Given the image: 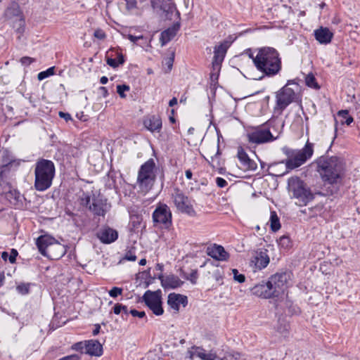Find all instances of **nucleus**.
<instances>
[{
	"label": "nucleus",
	"instance_id": "9d476101",
	"mask_svg": "<svg viewBox=\"0 0 360 360\" xmlns=\"http://www.w3.org/2000/svg\"><path fill=\"white\" fill-rule=\"evenodd\" d=\"M172 198L176 209L193 216L195 214L191 200L179 188H174L172 193Z\"/></svg>",
	"mask_w": 360,
	"mask_h": 360
},
{
	"label": "nucleus",
	"instance_id": "a19ab883",
	"mask_svg": "<svg viewBox=\"0 0 360 360\" xmlns=\"http://www.w3.org/2000/svg\"><path fill=\"white\" fill-rule=\"evenodd\" d=\"M279 245L283 248H288L290 245V240L289 237L283 236L279 238Z\"/></svg>",
	"mask_w": 360,
	"mask_h": 360
},
{
	"label": "nucleus",
	"instance_id": "f3484780",
	"mask_svg": "<svg viewBox=\"0 0 360 360\" xmlns=\"http://www.w3.org/2000/svg\"><path fill=\"white\" fill-rule=\"evenodd\" d=\"M167 304L176 313L179 311L181 304L184 307L188 304V298L186 296L174 292L170 293L168 295Z\"/></svg>",
	"mask_w": 360,
	"mask_h": 360
},
{
	"label": "nucleus",
	"instance_id": "e2e57ef3",
	"mask_svg": "<svg viewBox=\"0 0 360 360\" xmlns=\"http://www.w3.org/2000/svg\"><path fill=\"white\" fill-rule=\"evenodd\" d=\"M185 175H186V177L188 179H192L193 174H192V172L190 169H187L185 172Z\"/></svg>",
	"mask_w": 360,
	"mask_h": 360
},
{
	"label": "nucleus",
	"instance_id": "393cba45",
	"mask_svg": "<svg viewBox=\"0 0 360 360\" xmlns=\"http://www.w3.org/2000/svg\"><path fill=\"white\" fill-rule=\"evenodd\" d=\"M158 278L160 280L161 285L165 289H174L183 284V281L174 275L164 276L162 274H160L158 276Z\"/></svg>",
	"mask_w": 360,
	"mask_h": 360
},
{
	"label": "nucleus",
	"instance_id": "8fccbe9b",
	"mask_svg": "<svg viewBox=\"0 0 360 360\" xmlns=\"http://www.w3.org/2000/svg\"><path fill=\"white\" fill-rule=\"evenodd\" d=\"M34 61V58L28 57V56L22 57L20 59L21 63L25 65H29Z\"/></svg>",
	"mask_w": 360,
	"mask_h": 360
},
{
	"label": "nucleus",
	"instance_id": "864d4df0",
	"mask_svg": "<svg viewBox=\"0 0 360 360\" xmlns=\"http://www.w3.org/2000/svg\"><path fill=\"white\" fill-rule=\"evenodd\" d=\"M58 115H59L60 117L63 118L66 121H69V120H72L70 114H69L68 112H63L60 111V112H59Z\"/></svg>",
	"mask_w": 360,
	"mask_h": 360
},
{
	"label": "nucleus",
	"instance_id": "c03bdc74",
	"mask_svg": "<svg viewBox=\"0 0 360 360\" xmlns=\"http://www.w3.org/2000/svg\"><path fill=\"white\" fill-rule=\"evenodd\" d=\"M186 279L190 281L191 283L195 284L198 279V271L197 270H193Z\"/></svg>",
	"mask_w": 360,
	"mask_h": 360
},
{
	"label": "nucleus",
	"instance_id": "2f4dec72",
	"mask_svg": "<svg viewBox=\"0 0 360 360\" xmlns=\"http://www.w3.org/2000/svg\"><path fill=\"white\" fill-rule=\"evenodd\" d=\"M270 226L271 229L274 232L277 231L281 228V224L279 218L278 217L276 212H271L270 216Z\"/></svg>",
	"mask_w": 360,
	"mask_h": 360
},
{
	"label": "nucleus",
	"instance_id": "0eeeda50",
	"mask_svg": "<svg viewBox=\"0 0 360 360\" xmlns=\"http://www.w3.org/2000/svg\"><path fill=\"white\" fill-rule=\"evenodd\" d=\"M155 162L153 158L143 164L138 172L137 185L143 193H148L153 186L156 179Z\"/></svg>",
	"mask_w": 360,
	"mask_h": 360
},
{
	"label": "nucleus",
	"instance_id": "0e129e2a",
	"mask_svg": "<svg viewBox=\"0 0 360 360\" xmlns=\"http://www.w3.org/2000/svg\"><path fill=\"white\" fill-rule=\"evenodd\" d=\"M177 104V99L176 98L174 97L169 101V105L172 107Z\"/></svg>",
	"mask_w": 360,
	"mask_h": 360
},
{
	"label": "nucleus",
	"instance_id": "6ab92c4d",
	"mask_svg": "<svg viewBox=\"0 0 360 360\" xmlns=\"http://www.w3.org/2000/svg\"><path fill=\"white\" fill-rule=\"evenodd\" d=\"M7 16H16L19 18L15 22L14 27H17L16 30L19 33H22L24 31L25 20L20 15V10L19 6L16 4L11 5L8 7L6 11Z\"/></svg>",
	"mask_w": 360,
	"mask_h": 360
},
{
	"label": "nucleus",
	"instance_id": "bf43d9fd",
	"mask_svg": "<svg viewBox=\"0 0 360 360\" xmlns=\"http://www.w3.org/2000/svg\"><path fill=\"white\" fill-rule=\"evenodd\" d=\"M214 276L215 278V280L217 281H222V276L221 275V273L219 272V270L216 271L214 274Z\"/></svg>",
	"mask_w": 360,
	"mask_h": 360
},
{
	"label": "nucleus",
	"instance_id": "c756f323",
	"mask_svg": "<svg viewBox=\"0 0 360 360\" xmlns=\"http://www.w3.org/2000/svg\"><path fill=\"white\" fill-rule=\"evenodd\" d=\"M265 124L267 127H269L271 130V134L274 136H276V139H277L279 137L284 127L283 122L278 120H270L267 122H266Z\"/></svg>",
	"mask_w": 360,
	"mask_h": 360
},
{
	"label": "nucleus",
	"instance_id": "79ce46f5",
	"mask_svg": "<svg viewBox=\"0 0 360 360\" xmlns=\"http://www.w3.org/2000/svg\"><path fill=\"white\" fill-rule=\"evenodd\" d=\"M30 285L28 284L22 283L17 287V290L22 295L27 294L29 292Z\"/></svg>",
	"mask_w": 360,
	"mask_h": 360
},
{
	"label": "nucleus",
	"instance_id": "aec40b11",
	"mask_svg": "<svg viewBox=\"0 0 360 360\" xmlns=\"http://www.w3.org/2000/svg\"><path fill=\"white\" fill-rule=\"evenodd\" d=\"M65 253V247L56 240L55 243L49 247L48 251H46L43 255L51 259H58Z\"/></svg>",
	"mask_w": 360,
	"mask_h": 360
},
{
	"label": "nucleus",
	"instance_id": "4be33fe9",
	"mask_svg": "<svg viewBox=\"0 0 360 360\" xmlns=\"http://www.w3.org/2000/svg\"><path fill=\"white\" fill-rule=\"evenodd\" d=\"M271 290V288L267 281H262L251 289L253 295L265 299L274 297Z\"/></svg>",
	"mask_w": 360,
	"mask_h": 360
},
{
	"label": "nucleus",
	"instance_id": "f03ea898",
	"mask_svg": "<svg viewBox=\"0 0 360 360\" xmlns=\"http://www.w3.org/2000/svg\"><path fill=\"white\" fill-rule=\"evenodd\" d=\"M317 172L322 180L328 184H338L345 175V163L338 156H321L316 160Z\"/></svg>",
	"mask_w": 360,
	"mask_h": 360
},
{
	"label": "nucleus",
	"instance_id": "bb28decb",
	"mask_svg": "<svg viewBox=\"0 0 360 360\" xmlns=\"http://www.w3.org/2000/svg\"><path fill=\"white\" fill-rule=\"evenodd\" d=\"M231 41L225 40L219 45L214 47V60L217 65L221 63L225 57L227 49L231 44Z\"/></svg>",
	"mask_w": 360,
	"mask_h": 360
},
{
	"label": "nucleus",
	"instance_id": "412c9836",
	"mask_svg": "<svg viewBox=\"0 0 360 360\" xmlns=\"http://www.w3.org/2000/svg\"><path fill=\"white\" fill-rule=\"evenodd\" d=\"M314 35L316 41L321 44H328L333 38V33L325 27H320L314 31Z\"/></svg>",
	"mask_w": 360,
	"mask_h": 360
},
{
	"label": "nucleus",
	"instance_id": "72a5a7b5",
	"mask_svg": "<svg viewBox=\"0 0 360 360\" xmlns=\"http://www.w3.org/2000/svg\"><path fill=\"white\" fill-rule=\"evenodd\" d=\"M124 63V57L122 54H119L117 58H108L107 64L112 68H117L119 65Z\"/></svg>",
	"mask_w": 360,
	"mask_h": 360
},
{
	"label": "nucleus",
	"instance_id": "5fc2aeb1",
	"mask_svg": "<svg viewBox=\"0 0 360 360\" xmlns=\"http://www.w3.org/2000/svg\"><path fill=\"white\" fill-rule=\"evenodd\" d=\"M245 53L252 60V62L254 63V58L255 57V55L252 52V51L250 49H248L245 51Z\"/></svg>",
	"mask_w": 360,
	"mask_h": 360
},
{
	"label": "nucleus",
	"instance_id": "c9c22d12",
	"mask_svg": "<svg viewBox=\"0 0 360 360\" xmlns=\"http://www.w3.org/2000/svg\"><path fill=\"white\" fill-rule=\"evenodd\" d=\"M305 83H306L307 86H308L309 87H311V88H313L315 89H319V86L316 83V78L314 77V76L313 75L309 74V75H307V77L305 78Z\"/></svg>",
	"mask_w": 360,
	"mask_h": 360
},
{
	"label": "nucleus",
	"instance_id": "2eb2a0df",
	"mask_svg": "<svg viewBox=\"0 0 360 360\" xmlns=\"http://www.w3.org/2000/svg\"><path fill=\"white\" fill-rule=\"evenodd\" d=\"M96 235L103 244H110L118 238V232L108 226L101 227Z\"/></svg>",
	"mask_w": 360,
	"mask_h": 360
},
{
	"label": "nucleus",
	"instance_id": "69168bd1",
	"mask_svg": "<svg viewBox=\"0 0 360 360\" xmlns=\"http://www.w3.org/2000/svg\"><path fill=\"white\" fill-rule=\"evenodd\" d=\"M108 81V79L107 77L105 76H103L101 77L100 79V82L102 84H105Z\"/></svg>",
	"mask_w": 360,
	"mask_h": 360
},
{
	"label": "nucleus",
	"instance_id": "6e6d98bb",
	"mask_svg": "<svg viewBox=\"0 0 360 360\" xmlns=\"http://www.w3.org/2000/svg\"><path fill=\"white\" fill-rule=\"evenodd\" d=\"M136 7V1H130L127 3V8L128 9H132Z\"/></svg>",
	"mask_w": 360,
	"mask_h": 360
},
{
	"label": "nucleus",
	"instance_id": "20e7f679",
	"mask_svg": "<svg viewBox=\"0 0 360 360\" xmlns=\"http://www.w3.org/2000/svg\"><path fill=\"white\" fill-rule=\"evenodd\" d=\"M288 190L291 198L300 206L307 205L314 196L310 188L300 178L292 176L288 180Z\"/></svg>",
	"mask_w": 360,
	"mask_h": 360
},
{
	"label": "nucleus",
	"instance_id": "603ef678",
	"mask_svg": "<svg viewBox=\"0 0 360 360\" xmlns=\"http://www.w3.org/2000/svg\"><path fill=\"white\" fill-rule=\"evenodd\" d=\"M122 309H124V305L121 304H116L113 307V311L115 314H119L122 311Z\"/></svg>",
	"mask_w": 360,
	"mask_h": 360
},
{
	"label": "nucleus",
	"instance_id": "58836bf2",
	"mask_svg": "<svg viewBox=\"0 0 360 360\" xmlns=\"http://www.w3.org/2000/svg\"><path fill=\"white\" fill-rule=\"evenodd\" d=\"M127 37V39L129 40H130L134 44H136L141 46H143L144 44L146 43V41L144 43H142V44H139L138 43V41L143 40L144 39V37L143 35L134 36L133 34H128Z\"/></svg>",
	"mask_w": 360,
	"mask_h": 360
},
{
	"label": "nucleus",
	"instance_id": "ea45409f",
	"mask_svg": "<svg viewBox=\"0 0 360 360\" xmlns=\"http://www.w3.org/2000/svg\"><path fill=\"white\" fill-rule=\"evenodd\" d=\"M232 273L233 274V278L236 281H238L240 283H244L245 281V277L243 274H240L238 273V271L236 269H232Z\"/></svg>",
	"mask_w": 360,
	"mask_h": 360
},
{
	"label": "nucleus",
	"instance_id": "e433bc0d",
	"mask_svg": "<svg viewBox=\"0 0 360 360\" xmlns=\"http://www.w3.org/2000/svg\"><path fill=\"white\" fill-rule=\"evenodd\" d=\"M53 74H54V67H51V68H48L45 71L40 72L37 75V78L39 80L41 81V80L44 79L45 78L49 77V76L53 75Z\"/></svg>",
	"mask_w": 360,
	"mask_h": 360
},
{
	"label": "nucleus",
	"instance_id": "7ed1b4c3",
	"mask_svg": "<svg viewBox=\"0 0 360 360\" xmlns=\"http://www.w3.org/2000/svg\"><path fill=\"white\" fill-rule=\"evenodd\" d=\"M54 163L49 160L40 159L35 165L34 187L39 191H44L51 186L55 176Z\"/></svg>",
	"mask_w": 360,
	"mask_h": 360
},
{
	"label": "nucleus",
	"instance_id": "a18cd8bd",
	"mask_svg": "<svg viewBox=\"0 0 360 360\" xmlns=\"http://www.w3.org/2000/svg\"><path fill=\"white\" fill-rule=\"evenodd\" d=\"M174 53H172L171 57H169L165 60V65L167 67L168 71H170L173 66L174 63Z\"/></svg>",
	"mask_w": 360,
	"mask_h": 360
},
{
	"label": "nucleus",
	"instance_id": "37998d69",
	"mask_svg": "<svg viewBox=\"0 0 360 360\" xmlns=\"http://www.w3.org/2000/svg\"><path fill=\"white\" fill-rule=\"evenodd\" d=\"M122 293V289L118 287H113L110 291L109 295L112 297H116Z\"/></svg>",
	"mask_w": 360,
	"mask_h": 360
},
{
	"label": "nucleus",
	"instance_id": "b1692460",
	"mask_svg": "<svg viewBox=\"0 0 360 360\" xmlns=\"http://www.w3.org/2000/svg\"><path fill=\"white\" fill-rule=\"evenodd\" d=\"M162 120L159 115L147 116L143 120L145 127L151 132H160L162 129Z\"/></svg>",
	"mask_w": 360,
	"mask_h": 360
},
{
	"label": "nucleus",
	"instance_id": "f257e3e1",
	"mask_svg": "<svg viewBox=\"0 0 360 360\" xmlns=\"http://www.w3.org/2000/svg\"><path fill=\"white\" fill-rule=\"evenodd\" d=\"M254 65L262 73L257 79L261 80L264 77H274L281 70V58L278 51L270 46H264L255 50ZM253 79L257 78L251 77Z\"/></svg>",
	"mask_w": 360,
	"mask_h": 360
},
{
	"label": "nucleus",
	"instance_id": "3c124183",
	"mask_svg": "<svg viewBox=\"0 0 360 360\" xmlns=\"http://www.w3.org/2000/svg\"><path fill=\"white\" fill-rule=\"evenodd\" d=\"M129 313L133 316H138L139 318H143L145 316L146 314L143 311H139L136 309H131L129 311Z\"/></svg>",
	"mask_w": 360,
	"mask_h": 360
},
{
	"label": "nucleus",
	"instance_id": "cd10ccee",
	"mask_svg": "<svg viewBox=\"0 0 360 360\" xmlns=\"http://www.w3.org/2000/svg\"><path fill=\"white\" fill-rule=\"evenodd\" d=\"M180 28V23L175 22L168 29L164 30L160 35V42L162 46H165L177 34Z\"/></svg>",
	"mask_w": 360,
	"mask_h": 360
},
{
	"label": "nucleus",
	"instance_id": "5701e85b",
	"mask_svg": "<svg viewBox=\"0 0 360 360\" xmlns=\"http://www.w3.org/2000/svg\"><path fill=\"white\" fill-rule=\"evenodd\" d=\"M206 252L210 257L218 261H226L229 257V253L221 245L216 244L213 246L208 247Z\"/></svg>",
	"mask_w": 360,
	"mask_h": 360
},
{
	"label": "nucleus",
	"instance_id": "9b49d317",
	"mask_svg": "<svg viewBox=\"0 0 360 360\" xmlns=\"http://www.w3.org/2000/svg\"><path fill=\"white\" fill-rule=\"evenodd\" d=\"M153 221L162 228H169L172 223V214L169 207L163 203H159L153 212Z\"/></svg>",
	"mask_w": 360,
	"mask_h": 360
},
{
	"label": "nucleus",
	"instance_id": "473e14b6",
	"mask_svg": "<svg viewBox=\"0 0 360 360\" xmlns=\"http://www.w3.org/2000/svg\"><path fill=\"white\" fill-rule=\"evenodd\" d=\"M17 255V250L12 249L10 254H8L7 252H3L1 257L4 261H7V259H8L11 264H13L15 262Z\"/></svg>",
	"mask_w": 360,
	"mask_h": 360
},
{
	"label": "nucleus",
	"instance_id": "4468645a",
	"mask_svg": "<svg viewBox=\"0 0 360 360\" xmlns=\"http://www.w3.org/2000/svg\"><path fill=\"white\" fill-rule=\"evenodd\" d=\"M295 91L288 86H283L276 93L275 109L282 112L295 100Z\"/></svg>",
	"mask_w": 360,
	"mask_h": 360
},
{
	"label": "nucleus",
	"instance_id": "a211bd4d",
	"mask_svg": "<svg viewBox=\"0 0 360 360\" xmlns=\"http://www.w3.org/2000/svg\"><path fill=\"white\" fill-rule=\"evenodd\" d=\"M269 257L267 254V250H260L255 253V257L251 260V262L254 264L255 271L262 270L266 267L269 264Z\"/></svg>",
	"mask_w": 360,
	"mask_h": 360
},
{
	"label": "nucleus",
	"instance_id": "dca6fc26",
	"mask_svg": "<svg viewBox=\"0 0 360 360\" xmlns=\"http://www.w3.org/2000/svg\"><path fill=\"white\" fill-rule=\"evenodd\" d=\"M237 157L239 160L241 168L245 172H255L257 168V163L250 159L242 147L238 148Z\"/></svg>",
	"mask_w": 360,
	"mask_h": 360
},
{
	"label": "nucleus",
	"instance_id": "774afa93",
	"mask_svg": "<svg viewBox=\"0 0 360 360\" xmlns=\"http://www.w3.org/2000/svg\"><path fill=\"white\" fill-rule=\"evenodd\" d=\"M219 155V149H217L215 156L212 157V161L214 162L216 159H217Z\"/></svg>",
	"mask_w": 360,
	"mask_h": 360
},
{
	"label": "nucleus",
	"instance_id": "f704fd0d",
	"mask_svg": "<svg viewBox=\"0 0 360 360\" xmlns=\"http://www.w3.org/2000/svg\"><path fill=\"white\" fill-rule=\"evenodd\" d=\"M338 115L342 117L344 120H342V123H345L347 125H349L353 122V117L349 115L348 110H342L338 112Z\"/></svg>",
	"mask_w": 360,
	"mask_h": 360
},
{
	"label": "nucleus",
	"instance_id": "4d7b16f0",
	"mask_svg": "<svg viewBox=\"0 0 360 360\" xmlns=\"http://www.w3.org/2000/svg\"><path fill=\"white\" fill-rule=\"evenodd\" d=\"M99 91L101 94L103 95V97H106L108 95V89L104 86H101L99 88Z\"/></svg>",
	"mask_w": 360,
	"mask_h": 360
},
{
	"label": "nucleus",
	"instance_id": "a878e982",
	"mask_svg": "<svg viewBox=\"0 0 360 360\" xmlns=\"http://www.w3.org/2000/svg\"><path fill=\"white\" fill-rule=\"evenodd\" d=\"M85 353L91 355L100 356L103 354V347L99 341L89 340L84 342Z\"/></svg>",
	"mask_w": 360,
	"mask_h": 360
},
{
	"label": "nucleus",
	"instance_id": "6e6552de",
	"mask_svg": "<svg viewBox=\"0 0 360 360\" xmlns=\"http://www.w3.org/2000/svg\"><path fill=\"white\" fill-rule=\"evenodd\" d=\"M82 200L89 210L95 216L104 217L111 207L108 203L107 199L99 194L93 193L91 195H86Z\"/></svg>",
	"mask_w": 360,
	"mask_h": 360
},
{
	"label": "nucleus",
	"instance_id": "338daca9",
	"mask_svg": "<svg viewBox=\"0 0 360 360\" xmlns=\"http://www.w3.org/2000/svg\"><path fill=\"white\" fill-rule=\"evenodd\" d=\"M139 265L141 266H144L146 265V259H141L139 262Z\"/></svg>",
	"mask_w": 360,
	"mask_h": 360
},
{
	"label": "nucleus",
	"instance_id": "c85d7f7f",
	"mask_svg": "<svg viewBox=\"0 0 360 360\" xmlns=\"http://www.w3.org/2000/svg\"><path fill=\"white\" fill-rule=\"evenodd\" d=\"M56 240L49 236L43 235L39 236L36 241V245L39 249V252L43 255L49 250V247L52 245Z\"/></svg>",
	"mask_w": 360,
	"mask_h": 360
},
{
	"label": "nucleus",
	"instance_id": "09e8293b",
	"mask_svg": "<svg viewBox=\"0 0 360 360\" xmlns=\"http://www.w3.org/2000/svg\"><path fill=\"white\" fill-rule=\"evenodd\" d=\"M216 184L219 188H224L228 184L227 181L221 177H217Z\"/></svg>",
	"mask_w": 360,
	"mask_h": 360
},
{
	"label": "nucleus",
	"instance_id": "49530a36",
	"mask_svg": "<svg viewBox=\"0 0 360 360\" xmlns=\"http://www.w3.org/2000/svg\"><path fill=\"white\" fill-rule=\"evenodd\" d=\"M124 259L128 260V261L134 262L136 259V256L135 255L134 252H133L132 251L129 250V251L126 252L125 256H124Z\"/></svg>",
	"mask_w": 360,
	"mask_h": 360
},
{
	"label": "nucleus",
	"instance_id": "ddd939ff",
	"mask_svg": "<svg viewBox=\"0 0 360 360\" xmlns=\"http://www.w3.org/2000/svg\"><path fill=\"white\" fill-rule=\"evenodd\" d=\"M161 297L162 292L160 290L156 291L147 290L143 295V300L145 304L156 316H160L164 312Z\"/></svg>",
	"mask_w": 360,
	"mask_h": 360
},
{
	"label": "nucleus",
	"instance_id": "f8f14e48",
	"mask_svg": "<svg viewBox=\"0 0 360 360\" xmlns=\"http://www.w3.org/2000/svg\"><path fill=\"white\" fill-rule=\"evenodd\" d=\"M247 136L250 143L256 144H262L276 140V136H274L271 134L269 127H267L265 124L248 132Z\"/></svg>",
	"mask_w": 360,
	"mask_h": 360
},
{
	"label": "nucleus",
	"instance_id": "423d86ee",
	"mask_svg": "<svg viewBox=\"0 0 360 360\" xmlns=\"http://www.w3.org/2000/svg\"><path fill=\"white\" fill-rule=\"evenodd\" d=\"M11 171L8 165H4L0 169V187L1 195L9 201L11 205H18L22 202L20 193L14 188L11 182Z\"/></svg>",
	"mask_w": 360,
	"mask_h": 360
},
{
	"label": "nucleus",
	"instance_id": "052dcab7",
	"mask_svg": "<svg viewBox=\"0 0 360 360\" xmlns=\"http://www.w3.org/2000/svg\"><path fill=\"white\" fill-rule=\"evenodd\" d=\"M84 348V343L80 342L75 345V349L82 350Z\"/></svg>",
	"mask_w": 360,
	"mask_h": 360
},
{
	"label": "nucleus",
	"instance_id": "1a4fd4ad",
	"mask_svg": "<svg viewBox=\"0 0 360 360\" xmlns=\"http://www.w3.org/2000/svg\"><path fill=\"white\" fill-rule=\"evenodd\" d=\"M291 274L288 271L277 272L271 276L267 281L274 297H277L284 293L288 287V282L290 280Z\"/></svg>",
	"mask_w": 360,
	"mask_h": 360
},
{
	"label": "nucleus",
	"instance_id": "680f3d73",
	"mask_svg": "<svg viewBox=\"0 0 360 360\" xmlns=\"http://www.w3.org/2000/svg\"><path fill=\"white\" fill-rule=\"evenodd\" d=\"M229 356H231L234 359H238L240 357V354L238 352H233L229 354Z\"/></svg>",
	"mask_w": 360,
	"mask_h": 360
},
{
	"label": "nucleus",
	"instance_id": "de8ad7c7",
	"mask_svg": "<svg viewBox=\"0 0 360 360\" xmlns=\"http://www.w3.org/2000/svg\"><path fill=\"white\" fill-rule=\"evenodd\" d=\"M94 35L96 38L98 39H104L106 37L105 32L102 30H96L94 33Z\"/></svg>",
	"mask_w": 360,
	"mask_h": 360
},
{
	"label": "nucleus",
	"instance_id": "39448f33",
	"mask_svg": "<svg viewBox=\"0 0 360 360\" xmlns=\"http://www.w3.org/2000/svg\"><path fill=\"white\" fill-rule=\"evenodd\" d=\"M314 153V143L307 141L302 149H287L285 155L288 158L285 160L286 169L292 170L304 165L310 159Z\"/></svg>",
	"mask_w": 360,
	"mask_h": 360
},
{
	"label": "nucleus",
	"instance_id": "4c0bfd02",
	"mask_svg": "<svg viewBox=\"0 0 360 360\" xmlns=\"http://www.w3.org/2000/svg\"><path fill=\"white\" fill-rule=\"evenodd\" d=\"M129 89H130L129 86H128L127 84H119L117 86V92L120 95V96L122 98H126L124 91H129Z\"/></svg>",
	"mask_w": 360,
	"mask_h": 360
},
{
	"label": "nucleus",
	"instance_id": "7c9ffc66",
	"mask_svg": "<svg viewBox=\"0 0 360 360\" xmlns=\"http://www.w3.org/2000/svg\"><path fill=\"white\" fill-rule=\"evenodd\" d=\"M193 355L202 360H215L217 359V354L212 351L207 353L204 349L199 347H193Z\"/></svg>",
	"mask_w": 360,
	"mask_h": 360
},
{
	"label": "nucleus",
	"instance_id": "13d9d810",
	"mask_svg": "<svg viewBox=\"0 0 360 360\" xmlns=\"http://www.w3.org/2000/svg\"><path fill=\"white\" fill-rule=\"evenodd\" d=\"M101 326L99 324H95L94 329L92 332L93 335H97L100 333Z\"/></svg>",
	"mask_w": 360,
	"mask_h": 360
}]
</instances>
